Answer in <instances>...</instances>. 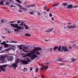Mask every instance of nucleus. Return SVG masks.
I'll return each instance as SVG.
<instances>
[{
  "mask_svg": "<svg viewBox=\"0 0 78 78\" xmlns=\"http://www.w3.org/2000/svg\"><path fill=\"white\" fill-rule=\"evenodd\" d=\"M42 48L40 47L35 48L32 51L27 54V55L31 57L32 60L36 58L37 57V55H41V54L38 51H41Z\"/></svg>",
  "mask_w": 78,
  "mask_h": 78,
  "instance_id": "obj_1",
  "label": "nucleus"
},
{
  "mask_svg": "<svg viewBox=\"0 0 78 78\" xmlns=\"http://www.w3.org/2000/svg\"><path fill=\"white\" fill-rule=\"evenodd\" d=\"M23 23H24V22H22L20 24L19 26H18L19 25V24H10L11 26H12V27H14V28H17L18 30H23L22 28H23V27H20V26H22V27H23Z\"/></svg>",
  "mask_w": 78,
  "mask_h": 78,
  "instance_id": "obj_2",
  "label": "nucleus"
},
{
  "mask_svg": "<svg viewBox=\"0 0 78 78\" xmlns=\"http://www.w3.org/2000/svg\"><path fill=\"white\" fill-rule=\"evenodd\" d=\"M20 62L23 65H27V64H29V62H30L31 61H30V59L27 58L26 60H21Z\"/></svg>",
  "mask_w": 78,
  "mask_h": 78,
  "instance_id": "obj_3",
  "label": "nucleus"
},
{
  "mask_svg": "<svg viewBox=\"0 0 78 78\" xmlns=\"http://www.w3.org/2000/svg\"><path fill=\"white\" fill-rule=\"evenodd\" d=\"M7 58V55H1L0 57L1 61H2V63H5V59Z\"/></svg>",
  "mask_w": 78,
  "mask_h": 78,
  "instance_id": "obj_4",
  "label": "nucleus"
},
{
  "mask_svg": "<svg viewBox=\"0 0 78 78\" xmlns=\"http://www.w3.org/2000/svg\"><path fill=\"white\" fill-rule=\"evenodd\" d=\"M7 65H5L1 66H0V69H0V72H1L2 70L3 72H5V67H7Z\"/></svg>",
  "mask_w": 78,
  "mask_h": 78,
  "instance_id": "obj_5",
  "label": "nucleus"
},
{
  "mask_svg": "<svg viewBox=\"0 0 78 78\" xmlns=\"http://www.w3.org/2000/svg\"><path fill=\"white\" fill-rule=\"evenodd\" d=\"M62 50H63V51H64L66 52H67V51H69V49H68L67 48L66 46L62 47Z\"/></svg>",
  "mask_w": 78,
  "mask_h": 78,
  "instance_id": "obj_6",
  "label": "nucleus"
},
{
  "mask_svg": "<svg viewBox=\"0 0 78 78\" xmlns=\"http://www.w3.org/2000/svg\"><path fill=\"white\" fill-rule=\"evenodd\" d=\"M6 23V20L0 19V23Z\"/></svg>",
  "mask_w": 78,
  "mask_h": 78,
  "instance_id": "obj_7",
  "label": "nucleus"
},
{
  "mask_svg": "<svg viewBox=\"0 0 78 78\" xmlns=\"http://www.w3.org/2000/svg\"><path fill=\"white\" fill-rule=\"evenodd\" d=\"M12 66L15 69H16V67H17V63H14L12 66H10L9 67H11Z\"/></svg>",
  "mask_w": 78,
  "mask_h": 78,
  "instance_id": "obj_8",
  "label": "nucleus"
},
{
  "mask_svg": "<svg viewBox=\"0 0 78 78\" xmlns=\"http://www.w3.org/2000/svg\"><path fill=\"white\" fill-rule=\"evenodd\" d=\"M13 57L12 56H8L7 58V59L10 61H12L13 60Z\"/></svg>",
  "mask_w": 78,
  "mask_h": 78,
  "instance_id": "obj_9",
  "label": "nucleus"
},
{
  "mask_svg": "<svg viewBox=\"0 0 78 78\" xmlns=\"http://www.w3.org/2000/svg\"><path fill=\"white\" fill-rule=\"evenodd\" d=\"M67 27L69 29H71V28H75L76 27L75 26L71 25L70 26H68Z\"/></svg>",
  "mask_w": 78,
  "mask_h": 78,
  "instance_id": "obj_10",
  "label": "nucleus"
},
{
  "mask_svg": "<svg viewBox=\"0 0 78 78\" xmlns=\"http://www.w3.org/2000/svg\"><path fill=\"white\" fill-rule=\"evenodd\" d=\"M54 30V28H51V29H48L47 30H46L45 32H47L48 33H50L51 31H53Z\"/></svg>",
  "mask_w": 78,
  "mask_h": 78,
  "instance_id": "obj_11",
  "label": "nucleus"
},
{
  "mask_svg": "<svg viewBox=\"0 0 78 78\" xmlns=\"http://www.w3.org/2000/svg\"><path fill=\"white\" fill-rule=\"evenodd\" d=\"M67 8H68L69 9H71L72 7V5H69L67 6Z\"/></svg>",
  "mask_w": 78,
  "mask_h": 78,
  "instance_id": "obj_12",
  "label": "nucleus"
},
{
  "mask_svg": "<svg viewBox=\"0 0 78 78\" xmlns=\"http://www.w3.org/2000/svg\"><path fill=\"white\" fill-rule=\"evenodd\" d=\"M25 46H26V45H20L19 47V49L20 50H22V47H25Z\"/></svg>",
  "mask_w": 78,
  "mask_h": 78,
  "instance_id": "obj_13",
  "label": "nucleus"
},
{
  "mask_svg": "<svg viewBox=\"0 0 78 78\" xmlns=\"http://www.w3.org/2000/svg\"><path fill=\"white\" fill-rule=\"evenodd\" d=\"M43 67L44 68V69H45V70H47L48 68V66H43Z\"/></svg>",
  "mask_w": 78,
  "mask_h": 78,
  "instance_id": "obj_14",
  "label": "nucleus"
},
{
  "mask_svg": "<svg viewBox=\"0 0 78 78\" xmlns=\"http://www.w3.org/2000/svg\"><path fill=\"white\" fill-rule=\"evenodd\" d=\"M4 47L5 48H7V47H9V45H8V44L5 43L4 45Z\"/></svg>",
  "mask_w": 78,
  "mask_h": 78,
  "instance_id": "obj_15",
  "label": "nucleus"
},
{
  "mask_svg": "<svg viewBox=\"0 0 78 78\" xmlns=\"http://www.w3.org/2000/svg\"><path fill=\"white\" fill-rule=\"evenodd\" d=\"M61 46H60L59 47L58 49V51H61V52L62 51L61 50Z\"/></svg>",
  "mask_w": 78,
  "mask_h": 78,
  "instance_id": "obj_16",
  "label": "nucleus"
},
{
  "mask_svg": "<svg viewBox=\"0 0 78 78\" xmlns=\"http://www.w3.org/2000/svg\"><path fill=\"white\" fill-rule=\"evenodd\" d=\"M10 5V3H9V2H5V5H7V6H9Z\"/></svg>",
  "mask_w": 78,
  "mask_h": 78,
  "instance_id": "obj_17",
  "label": "nucleus"
},
{
  "mask_svg": "<svg viewBox=\"0 0 78 78\" xmlns=\"http://www.w3.org/2000/svg\"><path fill=\"white\" fill-rule=\"evenodd\" d=\"M58 5H59V3H57L56 4H54L52 5V7H55V6H58Z\"/></svg>",
  "mask_w": 78,
  "mask_h": 78,
  "instance_id": "obj_18",
  "label": "nucleus"
},
{
  "mask_svg": "<svg viewBox=\"0 0 78 78\" xmlns=\"http://www.w3.org/2000/svg\"><path fill=\"white\" fill-rule=\"evenodd\" d=\"M58 46H55V47L54 48V49H53V51H55L56 50V49H58Z\"/></svg>",
  "mask_w": 78,
  "mask_h": 78,
  "instance_id": "obj_19",
  "label": "nucleus"
},
{
  "mask_svg": "<svg viewBox=\"0 0 78 78\" xmlns=\"http://www.w3.org/2000/svg\"><path fill=\"white\" fill-rule=\"evenodd\" d=\"M4 2L3 1H0V5H3Z\"/></svg>",
  "mask_w": 78,
  "mask_h": 78,
  "instance_id": "obj_20",
  "label": "nucleus"
},
{
  "mask_svg": "<svg viewBox=\"0 0 78 78\" xmlns=\"http://www.w3.org/2000/svg\"><path fill=\"white\" fill-rule=\"evenodd\" d=\"M14 5H17L18 6L20 7V8H22V6H21V5H20L19 4H18L17 3H16L14 4Z\"/></svg>",
  "mask_w": 78,
  "mask_h": 78,
  "instance_id": "obj_21",
  "label": "nucleus"
},
{
  "mask_svg": "<svg viewBox=\"0 0 78 78\" xmlns=\"http://www.w3.org/2000/svg\"><path fill=\"white\" fill-rule=\"evenodd\" d=\"M30 14L33 15L34 14V11H32L29 13Z\"/></svg>",
  "mask_w": 78,
  "mask_h": 78,
  "instance_id": "obj_22",
  "label": "nucleus"
},
{
  "mask_svg": "<svg viewBox=\"0 0 78 78\" xmlns=\"http://www.w3.org/2000/svg\"><path fill=\"white\" fill-rule=\"evenodd\" d=\"M58 65L60 66H65V64L64 63H59Z\"/></svg>",
  "mask_w": 78,
  "mask_h": 78,
  "instance_id": "obj_23",
  "label": "nucleus"
},
{
  "mask_svg": "<svg viewBox=\"0 0 78 78\" xmlns=\"http://www.w3.org/2000/svg\"><path fill=\"white\" fill-rule=\"evenodd\" d=\"M26 36H31V34H25Z\"/></svg>",
  "mask_w": 78,
  "mask_h": 78,
  "instance_id": "obj_24",
  "label": "nucleus"
},
{
  "mask_svg": "<svg viewBox=\"0 0 78 78\" xmlns=\"http://www.w3.org/2000/svg\"><path fill=\"white\" fill-rule=\"evenodd\" d=\"M36 6V5L34 4H32L31 5H30V6H31V7H35Z\"/></svg>",
  "mask_w": 78,
  "mask_h": 78,
  "instance_id": "obj_25",
  "label": "nucleus"
},
{
  "mask_svg": "<svg viewBox=\"0 0 78 78\" xmlns=\"http://www.w3.org/2000/svg\"><path fill=\"white\" fill-rule=\"evenodd\" d=\"M6 44V42L4 41L2 43H1V44H2V45H5V44Z\"/></svg>",
  "mask_w": 78,
  "mask_h": 78,
  "instance_id": "obj_26",
  "label": "nucleus"
},
{
  "mask_svg": "<svg viewBox=\"0 0 78 78\" xmlns=\"http://www.w3.org/2000/svg\"><path fill=\"white\" fill-rule=\"evenodd\" d=\"M75 61V59L73 58H72V59L71 62H73Z\"/></svg>",
  "mask_w": 78,
  "mask_h": 78,
  "instance_id": "obj_27",
  "label": "nucleus"
},
{
  "mask_svg": "<svg viewBox=\"0 0 78 78\" xmlns=\"http://www.w3.org/2000/svg\"><path fill=\"white\" fill-rule=\"evenodd\" d=\"M16 2H18L19 3H22V2H20V0H16Z\"/></svg>",
  "mask_w": 78,
  "mask_h": 78,
  "instance_id": "obj_28",
  "label": "nucleus"
},
{
  "mask_svg": "<svg viewBox=\"0 0 78 78\" xmlns=\"http://www.w3.org/2000/svg\"><path fill=\"white\" fill-rule=\"evenodd\" d=\"M23 71L24 72H27V68H25L23 70Z\"/></svg>",
  "mask_w": 78,
  "mask_h": 78,
  "instance_id": "obj_29",
  "label": "nucleus"
},
{
  "mask_svg": "<svg viewBox=\"0 0 78 78\" xmlns=\"http://www.w3.org/2000/svg\"><path fill=\"white\" fill-rule=\"evenodd\" d=\"M10 43H17V42L12 41H9Z\"/></svg>",
  "mask_w": 78,
  "mask_h": 78,
  "instance_id": "obj_30",
  "label": "nucleus"
},
{
  "mask_svg": "<svg viewBox=\"0 0 78 78\" xmlns=\"http://www.w3.org/2000/svg\"><path fill=\"white\" fill-rule=\"evenodd\" d=\"M29 46H27V47H24V48H25V49H28V48H29Z\"/></svg>",
  "mask_w": 78,
  "mask_h": 78,
  "instance_id": "obj_31",
  "label": "nucleus"
},
{
  "mask_svg": "<svg viewBox=\"0 0 78 78\" xmlns=\"http://www.w3.org/2000/svg\"><path fill=\"white\" fill-rule=\"evenodd\" d=\"M21 9H24L25 11H27V9L25 8H21Z\"/></svg>",
  "mask_w": 78,
  "mask_h": 78,
  "instance_id": "obj_32",
  "label": "nucleus"
},
{
  "mask_svg": "<svg viewBox=\"0 0 78 78\" xmlns=\"http://www.w3.org/2000/svg\"><path fill=\"white\" fill-rule=\"evenodd\" d=\"M63 5V6H67V5H68V4H66L65 3H63L62 4Z\"/></svg>",
  "mask_w": 78,
  "mask_h": 78,
  "instance_id": "obj_33",
  "label": "nucleus"
},
{
  "mask_svg": "<svg viewBox=\"0 0 78 78\" xmlns=\"http://www.w3.org/2000/svg\"><path fill=\"white\" fill-rule=\"evenodd\" d=\"M73 46V47H75V48H77V46H76V45L75 44H74Z\"/></svg>",
  "mask_w": 78,
  "mask_h": 78,
  "instance_id": "obj_34",
  "label": "nucleus"
},
{
  "mask_svg": "<svg viewBox=\"0 0 78 78\" xmlns=\"http://www.w3.org/2000/svg\"><path fill=\"white\" fill-rule=\"evenodd\" d=\"M19 60H20V59L18 58L16 61V63L17 64V63H18V62H19Z\"/></svg>",
  "mask_w": 78,
  "mask_h": 78,
  "instance_id": "obj_35",
  "label": "nucleus"
},
{
  "mask_svg": "<svg viewBox=\"0 0 78 78\" xmlns=\"http://www.w3.org/2000/svg\"><path fill=\"white\" fill-rule=\"evenodd\" d=\"M37 12V15L38 16H41V13L39 12Z\"/></svg>",
  "mask_w": 78,
  "mask_h": 78,
  "instance_id": "obj_36",
  "label": "nucleus"
},
{
  "mask_svg": "<svg viewBox=\"0 0 78 78\" xmlns=\"http://www.w3.org/2000/svg\"><path fill=\"white\" fill-rule=\"evenodd\" d=\"M50 9H46V11H47V12H49V11H50Z\"/></svg>",
  "mask_w": 78,
  "mask_h": 78,
  "instance_id": "obj_37",
  "label": "nucleus"
},
{
  "mask_svg": "<svg viewBox=\"0 0 78 78\" xmlns=\"http://www.w3.org/2000/svg\"><path fill=\"white\" fill-rule=\"evenodd\" d=\"M57 77H56V76H52V78H56Z\"/></svg>",
  "mask_w": 78,
  "mask_h": 78,
  "instance_id": "obj_38",
  "label": "nucleus"
},
{
  "mask_svg": "<svg viewBox=\"0 0 78 78\" xmlns=\"http://www.w3.org/2000/svg\"><path fill=\"white\" fill-rule=\"evenodd\" d=\"M14 31H19V30H18V29H14Z\"/></svg>",
  "mask_w": 78,
  "mask_h": 78,
  "instance_id": "obj_39",
  "label": "nucleus"
},
{
  "mask_svg": "<svg viewBox=\"0 0 78 78\" xmlns=\"http://www.w3.org/2000/svg\"><path fill=\"white\" fill-rule=\"evenodd\" d=\"M38 70H39V69H38V68H37V69H36V70H35L36 72H38Z\"/></svg>",
  "mask_w": 78,
  "mask_h": 78,
  "instance_id": "obj_40",
  "label": "nucleus"
},
{
  "mask_svg": "<svg viewBox=\"0 0 78 78\" xmlns=\"http://www.w3.org/2000/svg\"><path fill=\"white\" fill-rule=\"evenodd\" d=\"M23 51H25V52H29V51H27L26 50H25L24 49H23Z\"/></svg>",
  "mask_w": 78,
  "mask_h": 78,
  "instance_id": "obj_41",
  "label": "nucleus"
},
{
  "mask_svg": "<svg viewBox=\"0 0 78 78\" xmlns=\"http://www.w3.org/2000/svg\"><path fill=\"white\" fill-rule=\"evenodd\" d=\"M49 17H52V14L51 13H50Z\"/></svg>",
  "mask_w": 78,
  "mask_h": 78,
  "instance_id": "obj_42",
  "label": "nucleus"
},
{
  "mask_svg": "<svg viewBox=\"0 0 78 78\" xmlns=\"http://www.w3.org/2000/svg\"><path fill=\"white\" fill-rule=\"evenodd\" d=\"M44 67H43H43L41 68V70H44Z\"/></svg>",
  "mask_w": 78,
  "mask_h": 78,
  "instance_id": "obj_43",
  "label": "nucleus"
},
{
  "mask_svg": "<svg viewBox=\"0 0 78 78\" xmlns=\"http://www.w3.org/2000/svg\"><path fill=\"white\" fill-rule=\"evenodd\" d=\"M17 23H20V20L18 21L17 22Z\"/></svg>",
  "mask_w": 78,
  "mask_h": 78,
  "instance_id": "obj_44",
  "label": "nucleus"
},
{
  "mask_svg": "<svg viewBox=\"0 0 78 78\" xmlns=\"http://www.w3.org/2000/svg\"><path fill=\"white\" fill-rule=\"evenodd\" d=\"M52 50H53V48H51L50 49V52H51V51H52Z\"/></svg>",
  "mask_w": 78,
  "mask_h": 78,
  "instance_id": "obj_45",
  "label": "nucleus"
},
{
  "mask_svg": "<svg viewBox=\"0 0 78 78\" xmlns=\"http://www.w3.org/2000/svg\"><path fill=\"white\" fill-rule=\"evenodd\" d=\"M47 5L45 6L44 7V9H45V8H47Z\"/></svg>",
  "mask_w": 78,
  "mask_h": 78,
  "instance_id": "obj_46",
  "label": "nucleus"
},
{
  "mask_svg": "<svg viewBox=\"0 0 78 78\" xmlns=\"http://www.w3.org/2000/svg\"><path fill=\"white\" fill-rule=\"evenodd\" d=\"M78 5H76L74 6L73 8H77L78 7Z\"/></svg>",
  "mask_w": 78,
  "mask_h": 78,
  "instance_id": "obj_47",
  "label": "nucleus"
},
{
  "mask_svg": "<svg viewBox=\"0 0 78 78\" xmlns=\"http://www.w3.org/2000/svg\"><path fill=\"white\" fill-rule=\"evenodd\" d=\"M9 1V2H12L13 3H14V1H13L11 0H10Z\"/></svg>",
  "mask_w": 78,
  "mask_h": 78,
  "instance_id": "obj_48",
  "label": "nucleus"
},
{
  "mask_svg": "<svg viewBox=\"0 0 78 78\" xmlns=\"http://www.w3.org/2000/svg\"><path fill=\"white\" fill-rule=\"evenodd\" d=\"M32 70H33V68H30V71H31Z\"/></svg>",
  "mask_w": 78,
  "mask_h": 78,
  "instance_id": "obj_49",
  "label": "nucleus"
},
{
  "mask_svg": "<svg viewBox=\"0 0 78 78\" xmlns=\"http://www.w3.org/2000/svg\"><path fill=\"white\" fill-rule=\"evenodd\" d=\"M18 12H22V11L20 10H19Z\"/></svg>",
  "mask_w": 78,
  "mask_h": 78,
  "instance_id": "obj_50",
  "label": "nucleus"
},
{
  "mask_svg": "<svg viewBox=\"0 0 78 78\" xmlns=\"http://www.w3.org/2000/svg\"><path fill=\"white\" fill-rule=\"evenodd\" d=\"M10 50V49H6V51H9Z\"/></svg>",
  "mask_w": 78,
  "mask_h": 78,
  "instance_id": "obj_51",
  "label": "nucleus"
},
{
  "mask_svg": "<svg viewBox=\"0 0 78 78\" xmlns=\"http://www.w3.org/2000/svg\"><path fill=\"white\" fill-rule=\"evenodd\" d=\"M29 29V27L27 26V27H26L25 28V29Z\"/></svg>",
  "mask_w": 78,
  "mask_h": 78,
  "instance_id": "obj_52",
  "label": "nucleus"
},
{
  "mask_svg": "<svg viewBox=\"0 0 78 78\" xmlns=\"http://www.w3.org/2000/svg\"><path fill=\"white\" fill-rule=\"evenodd\" d=\"M51 20H54V19L53 18V17H52V18H51Z\"/></svg>",
  "mask_w": 78,
  "mask_h": 78,
  "instance_id": "obj_53",
  "label": "nucleus"
},
{
  "mask_svg": "<svg viewBox=\"0 0 78 78\" xmlns=\"http://www.w3.org/2000/svg\"><path fill=\"white\" fill-rule=\"evenodd\" d=\"M28 8H30V7H31V6H30V5H28Z\"/></svg>",
  "mask_w": 78,
  "mask_h": 78,
  "instance_id": "obj_54",
  "label": "nucleus"
},
{
  "mask_svg": "<svg viewBox=\"0 0 78 78\" xmlns=\"http://www.w3.org/2000/svg\"><path fill=\"white\" fill-rule=\"evenodd\" d=\"M10 7H13V5H10Z\"/></svg>",
  "mask_w": 78,
  "mask_h": 78,
  "instance_id": "obj_55",
  "label": "nucleus"
},
{
  "mask_svg": "<svg viewBox=\"0 0 78 78\" xmlns=\"http://www.w3.org/2000/svg\"><path fill=\"white\" fill-rule=\"evenodd\" d=\"M12 22H15V21H12L9 22V23H12Z\"/></svg>",
  "mask_w": 78,
  "mask_h": 78,
  "instance_id": "obj_56",
  "label": "nucleus"
},
{
  "mask_svg": "<svg viewBox=\"0 0 78 78\" xmlns=\"http://www.w3.org/2000/svg\"><path fill=\"white\" fill-rule=\"evenodd\" d=\"M2 50V48L1 47L0 48V51Z\"/></svg>",
  "mask_w": 78,
  "mask_h": 78,
  "instance_id": "obj_57",
  "label": "nucleus"
},
{
  "mask_svg": "<svg viewBox=\"0 0 78 78\" xmlns=\"http://www.w3.org/2000/svg\"><path fill=\"white\" fill-rule=\"evenodd\" d=\"M43 13H44V14H46V13H47L46 12H43Z\"/></svg>",
  "mask_w": 78,
  "mask_h": 78,
  "instance_id": "obj_58",
  "label": "nucleus"
},
{
  "mask_svg": "<svg viewBox=\"0 0 78 78\" xmlns=\"http://www.w3.org/2000/svg\"><path fill=\"white\" fill-rule=\"evenodd\" d=\"M49 64H50V63H49V62H47V65H48Z\"/></svg>",
  "mask_w": 78,
  "mask_h": 78,
  "instance_id": "obj_59",
  "label": "nucleus"
},
{
  "mask_svg": "<svg viewBox=\"0 0 78 78\" xmlns=\"http://www.w3.org/2000/svg\"><path fill=\"white\" fill-rule=\"evenodd\" d=\"M6 42L7 43H8V42H9V41H6Z\"/></svg>",
  "mask_w": 78,
  "mask_h": 78,
  "instance_id": "obj_60",
  "label": "nucleus"
},
{
  "mask_svg": "<svg viewBox=\"0 0 78 78\" xmlns=\"http://www.w3.org/2000/svg\"><path fill=\"white\" fill-rule=\"evenodd\" d=\"M2 38H3L4 39H5V37H3V36H2Z\"/></svg>",
  "mask_w": 78,
  "mask_h": 78,
  "instance_id": "obj_61",
  "label": "nucleus"
},
{
  "mask_svg": "<svg viewBox=\"0 0 78 78\" xmlns=\"http://www.w3.org/2000/svg\"><path fill=\"white\" fill-rule=\"evenodd\" d=\"M27 26H27V25H25V27H27Z\"/></svg>",
  "mask_w": 78,
  "mask_h": 78,
  "instance_id": "obj_62",
  "label": "nucleus"
},
{
  "mask_svg": "<svg viewBox=\"0 0 78 78\" xmlns=\"http://www.w3.org/2000/svg\"><path fill=\"white\" fill-rule=\"evenodd\" d=\"M25 4H26V3H27V1H25V2H24Z\"/></svg>",
  "mask_w": 78,
  "mask_h": 78,
  "instance_id": "obj_63",
  "label": "nucleus"
},
{
  "mask_svg": "<svg viewBox=\"0 0 78 78\" xmlns=\"http://www.w3.org/2000/svg\"><path fill=\"white\" fill-rule=\"evenodd\" d=\"M7 33H10V32H9V31H8Z\"/></svg>",
  "mask_w": 78,
  "mask_h": 78,
  "instance_id": "obj_64",
  "label": "nucleus"
}]
</instances>
